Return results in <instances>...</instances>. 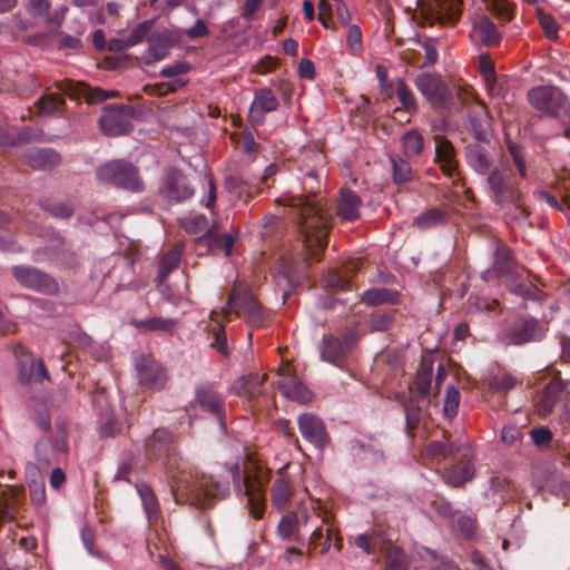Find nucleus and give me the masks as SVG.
Returning <instances> with one entry per match:
<instances>
[{"label": "nucleus", "instance_id": "f257e3e1", "mask_svg": "<svg viewBox=\"0 0 570 570\" xmlns=\"http://www.w3.org/2000/svg\"><path fill=\"white\" fill-rule=\"evenodd\" d=\"M306 177L311 180L308 187L305 184L302 188L295 187L278 200L295 210L304 249V257L299 263L285 256L278 261L277 272L284 275L288 285H299L307 279L306 271L322 259L332 227L333 216L328 203L315 190L314 185L318 184L315 171L307 173Z\"/></svg>", "mask_w": 570, "mask_h": 570}, {"label": "nucleus", "instance_id": "f03ea898", "mask_svg": "<svg viewBox=\"0 0 570 570\" xmlns=\"http://www.w3.org/2000/svg\"><path fill=\"white\" fill-rule=\"evenodd\" d=\"M168 465V469H171L170 460ZM169 471L173 479L170 484L171 494L177 504H190L198 509H208L217 501L225 499L229 493L228 482L220 481L196 469L179 470L177 473Z\"/></svg>", "mask_w": 570, "mask_h": 570}, {"label": "nucleus", "instance_id": "7ed1b4c3", "mask_svg": "<svg viewBox=\"0 0 570 570\" xmlns=\"http://www.w3.org/2000/svg\"><path fill=\"white\" fill-rule=\"evenodd\" d=\"M415 86L419 91L435 107H448L460 110L468 100V92L456 89V99L448 86L436 75L421 73L415 78Z\"/></svg>", "mask_w": 570, "mask_h": 570}, {"label": "nucleus", "instance_id": "20e7f679", "mask_svg": "<svg viewBox=\"0 0 570 570\" xmlns=\"http://www.w3.org/2000/svg\"><path fill=\"white\" fill-rule=\"evenodd\" d=\"M529 104L538 111L552 118L570 119V101L556 86H538L528 91Z\"/></svg>", "mask_w": 570, "mask_h": 570}, {"label": "nucleus", "instance_id": "39448f33", "mask_svg": "<svg viewBox=\"0 0 570 570\" xmlns=\"http://www.w3.org/2000/svg\"><path fill=\"white\" fill-rule=\"evenodd\" d=\"M99 180L132 193H139L145 184L138 168L128 160L114 159L97 168Z\"/></svg>", "mask_w": 570, "mask_h": 570}, {"label": "nucleus", "instance_id": "423d86ee", "mask_svg": "<svg viewBox=\"0 0 570 570\" xmlns=\"http://www.w3.org/2000/svg\"><path fill=\"white\" fill-rule=\"evenodd\" d=\"M482 279L487 283H514L515 285H534L541 279L530 271L518 267L507 249L497 250L495 263L492 269L483 273Z\"/></svg>", "mask_w": 570, "mask_h": 570}, {"label": "nucleus", "instance_id": "0eeeda50", "mask_svg": "<svg viewBox=\"0 0 570 570\" xmlns=\"http://www.w3.org/2000/svg\"><path fill=\"white\" fill-rule=\"evenodd\" d=\"M223 313L225 316H228L230 313L243 316L247 322L256 326H262L265 320L262 304L248 287H233Z\"/></svg>", "mask_w": 570, "mask_h": 570}, {"label": "nucleus", "instance_id": "6e6552de", "mask_svg": "<svg viewBox=\"0 0 570 570\" xmlns=\"http://www.w3.org/2000/svg\"><path fill=\"white\" fill-rule=\"evenodd\" d=\"M98 125L104 135L116 137L129 134L134 126L131 119H138L141 111L129 105H109L105 108Z\"/></svg>", "mask_w": 570, "mask_h": 570}, {"label": "nucleus", "instance_id": "1a4fd4ad", "mask_svg": "<svg viewBox=\"0 0 570 570\" xmlns=\"http://www.w3.org/2000/svg\"><path fill=\"white\" fill-rule=\"evenodd\" d=\"M462 0H426L420 2V16L425 23L432 26H454L462 13Z\"/></svg>", "mask_w": 570, "mask_h": 570}, {"label": "nucleus", "instance_id": "9d476101", "mask_svg": "<svg viewBox=\"0 0 570 570\" xmlns=\"http://www.w3.org/2000/svg\"><path fill=\"white\" fill-rule=\"evenodd\" d=\"M488 184L499 205L504 206L511 204L521 208V214L524 217L530 215V210L524 205L521 193L510 183L509 176L504 170L494 169L491 171L488 177Z\"/></svg>", "mask_w": 570, "mask_h": 570}, {"label": "nucleus", "instance_id": "9b49d317", "mask_svg": "<svg viewBox=\"0 0 570 570\" xmlns=\"http://www.w3.org/2000/svg\"><path fill=\"white\" fill-rule=\"evenodd\" d=\"M474 452L466 444H460L452 463L445 468L444 480L452 487H461L474 478Z\"/></svg>", "mask_w": 570, "mask_h": 570}, {"label": "nucleus", "instance_id": "f8f14e48", "mask_svg": "<svg viewBox=\"0 0 570 570\" xmlns=\"http://www.w3.org/2000/svg\"><path fill=\"white\" fill-rule=\"evenodd\" d=\"M160 191L169 200L176 203L190 198L194 188L190 186L187 176L177 168H169L164 176Z\"/></svg>", "mask_w": 570, "mask_h": 570}, {"label": "nucleus", "instance_id": "ddd939ff", "mask_svg": "<svg viewBox=\"0 0 570 570\" xmlns=\"http://www.w3.org/2000/svg\"><path fill=\"white\" fill-rule=\"evenodd\" d=\"M278 375L281 379L277 385L285 397L301 404H306L312 401L313 392L292 373L289 366L279 367Z\"/></svg>", "mask_w": 570, "mask_h": 570}, {"label": "nucleus", "instance_id": "4468645a", "mask_svg": "<svg viewBox=\"0 0 570 570\" xmlns=\"http://www.w3.org/2000/svg\"><path fill=\"white\" fill-rule=\"evenodd\" d=\"M68 451L67 432L63 428L57 426L55 440L48 436L40 438L35 444L37 461L50 465L56 461L58 453Z\"/></svg>", "mask_w": 570, "mask_h": 570}, {"label": "nucleus", "instance_id": "2eb2a0df", "mask_svg": "<svg viewBox=\"0 0 570 570\" xmlns=\"http://www.w3.org/2000/svg\"><path fill=\"white\" fill-rule=\"evenodd\" d=\"M297 425L302 436L317 450H323L330 443V435L322 419L304 413L297 417Z\"/></svg>", "mask_w": 570, "mask_h": 570}, {"label": "nucleus", "instance_id": "dca6fc26", "mask_svg": "<svg viewBox=\"0 0 570 570\" xmlns=\"http://www.w3.org/2000/svg\"><path fill=\"white\" fill-rule=\"evenodd\" d=\"M139 383L150 390H160L167 382L164 368L153 358L140 355L136 360Z\"/></svg>", "mask_w": 570, "mask_h": 570}, {"label": "nucleus", "instance_id": "f3484780", "mask_svg": "<svg viewBox=\"0 0 570 570\" xmlns=\"http://www.w3.org/2000/svg\"><path fill=\"white\" fill-rule=\"evenodd\" d=\"M267 482V476L263 472H258L252 476L246 474L243 480L245 494L247 495L248 505L250 507V514L255 519H261L264 513V487Z\"/></svg>", "mask_w": 570, "mask_h": 570}, {"label": "nucleus", "instance_id": "a211bd4d", "mask_svg": "<svg viewBox=\"0 0 570 570\" xmlns=\"http://www.w3.org/2000/svg\"><path fill=\"white\" fill-rule=\"evenodd\" d=\"M195 401L199 407L212 414L224 425L225 421V402L223 396L209 383L199 385L196 389Z\"/></svg>", "mask_w": 570, "mask_h": 570}, {"label": "nucleus", "instance_id": "6ab92c4d", "mask_svg": "<svg viewBox=\"0 0 570 570\" xmlns=\"http://www.w3.org/2000/svg\"><path fill=\"white\" fill-rule=\"evenodd\" d=\"M434 141L436 144L434 161L438 164L443 175L452 177L459 167L455 148L453 144L442 135H435Z\"/></svg>", "mask_w": 570, "mask_h": 570}, {"label": "nucleus", "instance_id": "aec40b11", "mask_svg": "<svg viewBox=\"0 0 570 570\" xmlns=\"http://www.w3.org/2000/svg\"><path fill=\"white\" fill-rule=\"evenodd\" d=\"M490 148V141H475L465 147L468 165L481 175L488 174L492 167L493 159Z\"/></svg>", "mask_w": 570, "mask_h": 570}, {"label": "nucleus", "instance_id": "412c9836", "mask_svg": "<svg viewBox=\"0 0 570 570\" xmlns=\"http://www.w3.org/2000/svg\"><path fill=\"white\" fill-rule=\"evenodd\" d=\"M239 237V230L235 229L234 233L219 234L218 225L213 224L210 229H207L202 236L196 238L197 245H206L208 249L220 248L226 256H230L235 242Z\"/></svg>", "mask_w": 570, "mask_h": 570}, {"label": "nucleus", "instance_id": "4be33fe9", "mask_svg": "<svg viewBox=\"0 0 570 570\" xmlns=\"http://www.w3.org/2000/svg\"><path fill=\"white\" fill-rule=\"evenodd\" d=\"M56 87L72 99L85 97L88 104H97L106 100L104 89L99 87L91 88L82 81L76 82L70 79H63L57 82Z\"/></svg>", "mask_w": 570, "mask_h": 570}, {"label": "nucleus", "instance_id": "5701e85b", "mask_svg": "<svg viewBox=\"0 0 570 570\" xmlns=\"http://www.w3.org/2000/svg\"><path fill=\"white\" fill-rule=\"evenodd\" d=\"M470 131L475 141H490L491 116L484 104H475L469 115Z\"/></svg>", "mask_w": 570, "mask_h": 570}, {"label": "nucleus", "instance_id": "b1692460", "mask_svg": "<svg viewBox=\"0 0 570 570\" xmlns=\"http://www.w3.org/2000/svg\"><path fill=\"white\" fill-rule=\"evenodd\" d=\"M266 379V374L258 375L254 373L244 375L233 383L232 390L235 394L244 397L248 402H254L262 394Z\"/></svg>", "mask_w": 570, "mask_h": 570}, {"label": "nucleus", "instance_id": "393cba45", "mask_svg": "<svg viewBox=\"0 0 570 570\" xmlns=\"http://www.w3.org/2000/svg\"><path fill=\"white\" fill-rule=\"evenodd\" d=\"M174 435L165 429H156L146 441L145 455L149 461H156L164 455L169 456L170 444Z\"/></svg>", "mask_w": 570, "mask_h": 570}, {"label": "nucleus", "instance_id": "a878e982", "mask_svg": "<svg viewBox=\"0 0 570 570\" xmlns=\"http://www.w3.org/2000/svg\"><path fill=\"white\" fill-rule=\"evenodd\" d=\"M543 336V331L535 318H528L514 325L509 332V340L514 345H522L538 341Z\"/></svg>", "mask_w": 570, "mask_h": 570}, {"label": "nucleus", "instance_id": "bb28decb", "mask_svg": "<svg viewBox=\"0 0 570 570\" xmlns=\"http://www.w3.org/2000/svg\"><path fill=\"white\" fill-rule=\"evenodd\" d=\"M362 199L347 188H342L337 199L336 214L344 220L354 222L360 218Z\"/></svg>", "mask_w": 570, "mask_h": 570}, {"label": "nucleus", "instance_id": "cd10ccee", "mask_svg": "<svg viewBox=\"0 0 570 570\" xmlns=\"http://www.w3.org/2000/svg\"><path fill=\"white\" fill-rule=\"evenodd\" d=\"M347 350L345 345L332 334H325L322 340L321 358L337 367H342Z\"/></svg>", "mask_w": 570, "mask_h": 570}, {"label": "nucleus", "instance_id": "c85d7f7f", "mask_svg": "<svg viewBox=\"0 0 570 570\" xmlns=\"http://www.w3.org/2000/svg\"><path fill=\"white\" fill-rule=\"evenodd\" d=\"M26 163L35 170H50L61 161L60 155L50 148L38 149L26 154Z\"/></svg>", "mask_w": 570, "mask_h": 570}, {"label": "nucleus", "instance_id": "c756f323", "mask_svg": "<svg viewBox=\"0 0 570 570\" xmlns=\"http://www.w3.org/2000/svg\"><path fill=\"white\" fill-rule=\"evenodd\" d=\"M562 391V385L558 381L550 382L535 397V409L539 415L550 414Z\"/></svg>", "mask_w": 570, "mask_h": 570}, {"label": "nucleus", "instance_id": "7c9ffc66", "mask_svg": "<svg viewBox=\"0 0 570 570\" xmlns=\"http://www.w3.org/2000/svg\"><path fill=\"white\" fill-rule=\"evenodd\" d=\"M135 488L141 500L149 524H156L160 513L156 494L147 483H136Z\"/></svg>", "mask_w": 570, "mask_h": 570}, {"label": "nucleus", "instance_id": "2f4dec72", "mask_svg": "<svg viewBox=\"0 0 570 570\" xmlns=\"http://www.w3.org/2000/svg\"><path fill=\"white\" fill-rule=\"evenodd\" d=\"M473 31L478 33L479 41L485 46L499 45L501 35L498 31L497 26L487 16H480L474 19Z\"/></svg>", "mask_w": 570, "mask_h": 570}, {"label": "nucleus", "instance_id": "473e14b6", "mask_svg": "<svg viewBox=\"0 0 570 570\" xmlns=\"http://www.w3.org/2000/svg\"><path fill=\"white\" fill-rule=\"evenodd\" d=\"M181 254L183 245L177 244L174 248L159 256L157 275L155 278L157 283H164L168 274L178 267Z\"/></svg>", "mask_w": 570, "mask_h": 570}, {"label": "nucleus", "instance_id": "72a5a7b5", "mask_svg": "<svg viewBox=\"0 0 570 570\" xmlns=\"http://www.w3.org/2000/svg\"><path fill=\"white\" fill-rule=\"evenodd\" d=\"M381 553L384 558L383 570H407L409 563L404 552L394 546L391 540L382 543Z\"/></svg>", "mask_w": 570, "mask_h": 570}, {"label": "nucleus", "instance_id": "f704fd0d", "mask_svg": "<svg viewBox=\"0 0 570 570\" xmlns=\"http://www.w3.org/2000/svg\"><path fill=\"white\" fill-rule=\"evenodd\" d=\"M292 494L293 491L289 479L278 471V478L275 479L272 485V503L278 509H284Z\"/></svg>", "mask_w": 570, "mask_h": 570}, {"label": "nucleus", "instance_id": "c9c22d12", "mask_svg": "<svg viewBox=\"0 0 570 570\" xmlns=\"http://www.w3.org/2000/svg\"><path fill=\"white\" fill-rule=\"evenodd\" d=\"M360 264L361 259L351 261L342 268L328 271L325 278L326 285H350L360 268Z\"/></svg>", "mask_w": 570, "mask_h": 570}, {"label": "nucleus", "instance_id": "e433bc0d", "mask_svg": "<svg viewBox=\"0 0 570 570\" xmlns=\"http://www.w3.org/2000/svg\"><path fill=\"white\" fill-rule=\"evenodd\" d=\"M225 189L234 194L237 199L243 200L245 204L249 202L253 196L250 184L239 175H228L224 180Z\"/></svg>", "mask_w": 570, "mask_h": 570}, {"label": "nucleus", "instance_id": "4c0bfd02", "mask_svg": "<svg viewBox=\"0 0 570 570\" xmlns=\"http://www.w3.org/2000/svg\"><path fill=\"white\" fill-rule=\"evenodd\" d=\"M13 276L24 285H49L51 282L49 275L31 267H14Z\"/></svg>", "mask_w": 570, "mask_h": 570}, {"label": "nucleus", "instance_id": "58836bf2", "mask_svg": "<svg viewBox=\"0 0 570 570\" xmlns=\"http://www.w3.org/2000/svg\"><path fill=\"white\" fill-rule=\"evenodd\" d=\"M132 324L136 328L149 332L173 333L177 322L171 318L151 317L146 320H135Z\"/></svg>", "mask_w": 570, "mask_h": 570}, {"label": "nucleus", "instance_id": "ea45409f", "mask_svg": "<svg viewBox=\"0 0 570 570\" xmlns=\"http://www.w3.org/2000/svg\"><path fill=\"white\" fill-rule=\"evenodd\" d=\"M460 444L432 441L424 449V455L430 459L445 460L456 455Z\"/></svg>", "mask_w": 570, "mask_h": 570}, {"label": "nucleus", "instance_id": "a19ab883", "mask_svg": "<svg viewBox=\"0 0 570 570\" xmlns=\"http://www.w3.org/2000/svg\"><path fill=\"white\" fill-rule=\"evenodd\" d=\"M399 293L396 291H390L385 287H372L364 292L362 299L367 305H380L385 303H395L397 301Z\"/></svg>", "mask_w": 570, "mask_h": 570}, {"label": "nucleus", "instance_id": "79ce46f5", "mask_svg": "<svg viewBox=\"0 0 570 570\" xmlns=\"http://www.w3.org/2000/svg\"><path fill=\"white\" fill-rule=\"evenodd\" d=\"M403 153L407 158L420 156L424 148V138L415 129H411L402 136Z\"/></svg>", "mask_w": 570, "mask_h": 570}, {"label": "nucleus", "instance_id": "37998d69", "mask_svg": "<svg viewBox=\"0 0 570 570\" xmlns=\"http://www.w3.org/2000/svg\"><path fill=\"white\" fill-rule=\"evenodd\" d=\"M332 541V529L317 527L311 534L308 547L312 550H318L321 554L330 551Z\"/></svg>", "mask_w": 570, "mask_h": 570}, {"label": "nucleus", "instance_id": "c03bdc74", "mask_svg": "<svg viewBox=\"0 0 570 570\" xmlns=\"http://www.w3.org/2000/svg\"><path fill=\"white\" fill-rule=\"evenodd\" d=\"M433 373V365L431 362H422L416 372L414 386L421 397L429 394Z\"/></svg>", "mask_w": 570, "mask_h": 570}, {"label": "nucleus", "instance_id": "a18cd8bd", "mask_svg": "<svg viewBox=\"0 0 570 570\" xmlns=\"http://www.w3.org/2000/svg\"><path fill=\"white\" fill-rule=\"evenodd\" d=\"M214 312L212 313V321L214 322L209 334L212 336L210 346L216 348L220 354L228 355L227 337L224 330V324L220 321L214 320Z\"/></svg>", "mask_w": 570, "mask_h": 570}, {"label": "nucleus", "instance_id": "49530a36", "mask_svg": "<svg viewBox=\"0 0 570 570\" xmlns=\"http://www.w3.org/2000/svg\"><path fill=\"white\" fill-rule=\"evenodd\" d=\"M65 105L63 98L56 94H48L41 96L36 102L38 114H55L59 112Z\"/></svg>", "mask_w": 570, "mask_h": 570}, {"label": "nucleus", "instance_id": "de8ad7c7", "mask_svg": "<svg viewBox=\"0 0 570 570\" xmlns=\"http://www.w3.org/2000/svg\"><path fill=\"white\" fill-rule=\"evenodd\" d=\"M387 540L389 539H384L380 533H374L370 537L367 534H360L355 538V544L365 553L372 554L375 553L376 550L381 552L382 543Z\"/></svg>", "mask_w": 570, "mask_h": 570}, {"label": "nucleus", "instance_id": "09e8293b", "mask_svg": "<svg viewBox=\"0 0 570 570\" xmlns=\"http://www.w3.org/2000/svg\"><path fill=\"white\" fill-rule=\"evenodd\" d=\"M179 226L189 234L206 233L212 225L205 215H196L194 217H185L179 219Z\"/></svg>", "mask_w": 570, "mask_h": 570}, {"label": "nucleus", "instance_id": "8fccbe9b", "mask_svg": "<svg viewBox=\"0 0 570 570\" xmlns=\"http://www.w3.org/2000/svg\"><path fill=\"white\" fill-rule=\"evenodd\" d=\"M396 96L405 111L410 114L417 111L415 98L403 79L396 81Z\"/></svg>", "mask_w": 570, "mask_h": 570}, {"label": "nucleus", "instance_id": "3c124183", "mask_svg": "<svg viewBox=\"0 0 570 570\" xmlns=\"http://www.w3.org/2000/svg\"><path fill=\"white\" fill-rule=\"evenodd\" d=\"M393 167V181L397 185L412 179V168L410 164L399 157H391Z\"/></svg>", "mask_w": 570, "mask_h": 570}, {"label": "nucleus", "instance_id": "603ef678", "mask_svg": "<svg viewBox=\"0 0 570 570\" xmlns=\"http://www.w3.org/2000/svg\"><path fill=\"white\" fill-rule=\"evenodd\" d=\"M488 384L491 391L504 394L517 385V379L511 374L503 373L491 376Z\"/></svg>", "mask_w": 570, "mask_h": 570}, {"label": "nucleus", "instance_id": "864d4df0", "mask_svg": "<svg viewBox=\"0 0 570 570\" xmlns=\"http://www.w3.org/2000/svg\"><path fill=\"white\" fill-rule=\"evenodd\" d=\"M405 411V422H406V431L409 434H413V431L419 426L420 421L422 420L423 412L421 406L414 402L410 401L404 405Z\"/></svg>", "mask_w": 570, "mask_h": 570}, {"label": "nucleus", "instance_id": "5fc2aeb1", "mask_svg": "<svg viewBox=\"0 0 570 570\" xmlns=\"http://www.w3.org/2000/svg\"><path fill=\"white\" fill-rule=\"evenodd\" d=\"M253 104L266 112L274 111L278 107L277 98L268 88L258 89L255 92V100Z\"/></svg>", "mask_w": 570, "mask_h": 570}, {"label": "nucleus", "instance_id": "6e6d98bb", "mask_svg": "<svg viewBox=\"0 0 570 570\" xmlns=\"http://www.w3.org/2000/svg\"><path fill=\"white\" fill-rule=\"evenodd\" d=\"M298 521L295 514H285L281 518L277 533L283 540H288L296 534Z\"/></svg>", "mask_w": 570, "mask_h": 570}, {"label": "nucleus", "instance_id": "4d7b16f0", "mask_svg": "<svg viewBox=\"0 0 570 570\" xmlns=\"http://www.w3.org/2000/svg\"><path fill=\"white\" fill-rule=\"evenodd\" d=\"M443 216L444 213L441 209L430 208L415 218L414 225L421 229H425L441 223Z\"/></svg>", "mask_w": 570, "mask_h": 570}, {"label": "nucleus", "instance_id": "13d9d810", "mask_svg": "<svg viewBox=\"0 0 570 570\" xmlns=\"http://www.w3.org/2000/svg\"><path fill=\"white\" fill-rule=\"evenodd\" d=\"M537 17L547 38L554 40L558 37L559 24L553 17L546 13L541 8L537 9Z\"/></svg>", "mask_w": 570, "mask_h": 570}, {"label": "nucleus", "instance_id": "bf43d9fd", "mask_svg": "<svg viewBox=\"0 0 570 570\" xmlns=\"http://www.w3.org/2000/svg\"><path fill=\"white\" fill-rule=\"evenodd\" d=\"M498 19L510 21L512 19L511 3L508 0H483Z\"/></svg>", "mask_w": 570, "mask_h": 570}, {"label": "nucleus", "instance_id": "052dcab7", "mask_svg": "<svg viewBox=\"0 0 570 570\" xmlns=\"http://www.w3.org/2000/svg\"><path fill=\"white\" fill-rule=\"evenodd\" d=\"M32 419L40 430L45 432H48L50 430L51 419L47 404L37 403L35 406Z\"/></svg>", "mask_w": 570, "mask_h": 570}, {"label": "nucleus", "instance_id": "680f3d73", "mask_svg": "<svg viewBox=\"0 0 570 570\" xmlns=\"http://www.w3.org/2000/svg\"><path fill=\"white\" fill-rule=\"evenodd\" d=\"M460 402V392L459 390L451 385L446 389L445 400H444V414L448 417H452L458 413Z\"/></svg>", "mask_w": 570, "mask_h": 570}, {"label": "nucleus", "instance_id": "e2e57ef3", "mask_svg": "<svg viewBox=\"0 0 570 570\" xmlns=\"http://www.w3.org/2000/svg\"><path fill=\"white\" fill-rule=\"evenodd\" d=\"M134 464H135L134 455L130 453L125 454L121 462L119 463L117 472L114 476V482H118V481L130 482L128 475L131 472Z\"/></svg>", "mask_w": 570, "mask_h": 570}, {"label": "nucleus", "instance_id": "0e129e2a", "mask_svg": "<svg viewBox=\"0 0 570 570\" xmlns=\"http://www.w3.org/2000/svg\"><path fill=\"white\" fill-rule=\"evenodd\" d=\"M153 24V20H146L140 22L135 29H132L129 37L127 38L129 45L132 47L137 43H140L150 31Z\"/></svg>", "mask_w": 570, "mask_h": 570}, {"label": "nucleus", "instance_id": "69168bd1", "mask_svg": "<svg viewBox=\"0 0 570 570\" xmlns=\"http://www.w3.org/2000/svg\"><path fill=\"white\" fill-rule=\"evenodd\" d=\"M479 68L484 81H494V78L497 77L494 62L489 55L485 53L479 57Z\"/></svg>", "mask_w": 570, "mask_h": 570}, {"label": "nucleus", "instance_id": "338daca9", "mask_svg": "<svg viewBox=\"0 0 570 570\" xmlns=\"http://www.w3.org/2000/svg\"><path fill=\"white\" fill-rule=\"evenodd\" d=\"M393 321L391 313L373 314L371 317V327L373 331L384 332L390 328Z\"/></svg>", "mask_w": 570, "mask_h": 570}, {"label": "nucleus", "instance_id": "774afa93", "mask_svg": "<svg viewBox=\"0 0 570 570\" xmlns=\"http://www.w3.org/2000/svg\"><path fill=\"white\" fill-rule=\"evenodd\" d=\"M32 364V382L42 383L50 381L49 372L42 358L31 360Z\"/></svg>", "mask_w": 570, "mask_h": 570}]
</instances>
